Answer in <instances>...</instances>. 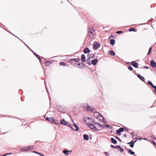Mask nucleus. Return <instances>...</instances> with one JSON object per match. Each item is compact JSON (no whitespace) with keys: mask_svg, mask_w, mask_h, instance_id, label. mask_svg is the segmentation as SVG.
Here are the masks:
<instances>
[{"mask_svg":"<svg viewBox=\"0 0 156 156\" xmlns=\"http://www.w3.org/2000/svg\"><path fill=\"white\" fill-rule=\"evenodd\" d=\"M97 118L98 119H99L100 120H101V121L104 120L103 117L102 116V115H101L100 114H99V115L97 117Z\"/></svg>","mask_w":156,"mask_h":156,"instance_id":"19","label":"nucleus"},{"mask_svg":"<svg viewBox=\"0 0 156 156\" xmlns=\"http://www.w3.org/2000/svg\"><path fill=\"white\" fill-rule=\"evenodd\" d=\"M131 64L133 66L137 68L138 66V64L135 61H133L131 63Z\"/></svg>","mask_w":156,"mask_h":156,"instance_id":"14","label":"nucleus"},{"mask_svg":"<svg viewBox=\"0 0 156 156\" xmlns=\"http://www.w3.org/2000/svg\"><path fill=\"white\" fill-rule=\"evenodd\" d=\"M83 138L84 140H89L88 136L86 134H84L83 136Z\"/></svg>","mask_w":156,"mask_h":156,"instance_id":"20","label":"nucleus"},{"mask_svg":"<svg viewBox=\"0 0 156 156\" xmlns=\"http://www.w3.org/2000/svg\"><path fill=\"white\" fill-rule=\"evenodd\" d=\"M99 114H100L98 112H95L94 113V115L95 117L97 118V117L98 116Z\"/></svg>","mask_w":156,"mask_h":156,"instance_id":"25","label":"nucleus"},{"mask_svg":"<svg viewBox=\"0 0 156 156\" xmlns=\"http://www.w3.org/2000/svg\"><path fill=\"white\" fill-rule=\"evenodd\" d=\"M52 122L56 125L59 124V121H58L57 120H56L55 119H54V121H53V122Z\"/></svg>","mask_w":156,"mask_h":156,"instance_id":"23","label":"nucleus"},{"mask_svg":"<svg viewBox=\"0 0 156 156\" xmlns=\"http://www.w3.org/2000/svg\"><path fill=\"white\" fill-rule=\"evenodd\" d=\"M118 149H119L120 151L121 152H122L123 151V149H122V148H121L120 147H118Z\"/></svg>","mask_w":156,"mask_h":156,"instance_id":"33","label":"nucleus"},{"mask_svg":"<svg viewBox=\"0 0 156 156\" xmlns=\"http://www.w3.org/2000/svg\"><path fill=\"white\" fill-rule=\"evenodd\" d=\"M111 140L112 143L114 144H116L117 143V141L113 138H111Z\"/></svg>","mask_w":156,"mask_h":156,"instance_id":"24","label":"nucleus"},{"mask_svg":"<svg viewBox=\"0 0 156 156\" xmlns=\"http://www.w3.org/2000/svg\"><path fill=\"white\" fill-rule=\"evenodd\" d=\"M98 61L97 59L96 58L94 60H92L91 61V63H92L94 65H95Z\"/></svg>","mask_w":156,"mask_h":156,"instance_id":"16","label":"nucleus"},{"mask_svg":"<svg viewBox=\"0 0 156 156\" xmlns=\"http://www.w3.org/2000/svg\"><path fill=\"white\" fill-rule=\"evenodd\" d=\"M70 127L71 128V127H72V125L69 123V124H67V125H66Z\"/></svg>","mask_w":156,"mask_h":156,"instance_id":"46","label":"nucleus"},{"mask_svg":"<svg viewBox=\"0 0 156 156\" xmlns=\"http://www.w3.org/2000/svg\"><path fill=\"white\" fill-rule=\"evenodd\" d=\"M83 120L90 128L95 131H98L97 127H99L100 126H102L99 124L95 123L92 119L88 117H84Z\"/></svg>","mask_w":156,"mask_h":156,"instance_id":"1","label":"nucleus"},{"mask_svg":"<svg viewBox=\"0 0 156 156\" xmlns=\"http://www.w3.org/2000/svg\"><path fill=\"white\" fill-rule=\"evenodd\" d=\"M152 87L153 88H154L156 86H154L152 83V85H151Z\"/></svg>","mask_w":156,"mask_h":156,"instance_id":"53","label":"nucleus"},{"mask_svg":"<svg viewBox=\"0 0 156 156\" xmlns=\"http://www.w3.org/2000/svg\"><path fill=\"white\" fill-rule=\"evenodd\" d=\"M19 39L22 42H23L25 45H26L30 49V50L32 51H33L27 45H26L24 42L22 40H21L20 39V38H19Z\"/></svg>","mask_w":156,"mask_h":156,"instance_id":"37","label":"nucleus"},{"mask_svg":"<svg viewBox=\"0 0 156 156\" xmlns=\"http://www.w3.org/2000/svg\"><path fill=\"white\" fill-rule=\"evenodd\" d=\"M130 147H132L134 146V143H133L132 144H130L129 145Z\"/></svg>","mask_w":156,"mask_h":156,"instance_id":"47","label":"nucleus"},{"mask_svg":"<svg viewBox=\"0 0 156 156\" xmlns=\"http://www.w3.org/2000/svg\"><path fill=\"white\" fill-rule=\"evenodd\" d=\"M109 53L111 55L114 56L115 55V52L112 50H110L108 51Z\"/></svg>","mask_w":156,"mask_h":156,"instance_id":"18","label":"nucleus"},{"mask_svg":"<svg viewBox=\"0 0 156 156\" xmlns=\"http://www.w3.org/2000/svg\"><path fill=\"white\" fill-rule=\"evenodd\" d=\"M123 136L124 137H125V138H126V135L125 134L124 135H123Z\"/></svg>","mask_w":156,"mask_h":156,"instance_id":"51","label":"nucleus"},{"mask_svg":"<svg viewBox=\"0 0 156 156\" xmlns=\"http://www.w3.org/2000/svg\"><path fill=\"white\" fill-rule=\"evenodd\" d=\"M95 30L92 27L90 28L88 30V35L90 38H93L95 36Z\"/></svg>","mask_w":156,"mask_h":156,"instance_id":"2","label":"nucleus"},{"mask_svg":"<svg viewBox=\"0 0 156 156\" xmlns=\"http://www.w3.org/2000/svg\"><path fill=\"white\" fill-rule=\"evenodd\" d=\"M111 37H112V35H111L110 37V38Z\"/></svg>","mask_w":156,"mask_h":156,"instance_id":"64","label":"nucleus"},{"mask_svg":"<svg viewBox=\"0 0 156 156\" xmlns=\"http://www.w3.org/2000/svg\"><path fill=\"white\" fill-rule=\"evenodd\" d=\"M37 142H40V141H35V143H36V142H37Z\"/></svg>","mask_w":156,"mask_h":156,"instance_id":"62","label":"nucleus"},{"mask_svg":"<svg viewBox=\"0 0 156 156\" xmlns=\"http://www.w3.org/2000/svg\"><path fill=\"white\" fill-rule=\"evenodd\" d=\"M78 58H73L70 60V62L71 64L75 66H78Z\"/></svg>","mask_w":156,"mask_h":156,"instance_id":"3","label":"nucleus"},{"mask_svg":"<svg viewBox=\"0 0 156 156\" xmlns=\"http://www.w3.org/2000/svg\"><path fill=\"white\" fill-rule=\"evenodd\" d=\"M151 49L152 48L151 47L150 48L148 53V55H149L151 53Z\"/></svg>","mask_w":156,"mask_h":156,"instance_id":"41","label":"nucleus"},{"mask_svg":"<svg viewBox=\"0 0 156 156\" xmlns=\"http://www.w3.org/2000/svg\"><path fill=\"white\" fill-rule=\"evenodd\" d=\"M19 39L22 42H23L25 45H26L30 49V50L32 51H33L27 45H26L24 42L22 40H21L20 39V38H19Z\"/></svg>","mask_w":156,"mask_h":156,"instance_id":"39","label":"nucleus"},{"mask_svg":"<svg viewBox=\"0 0 156 156\" xmlns=\"http://www.w3.org/2000/svg\"><path fill=\"white\" fill-rule=\"evenodd\" d=\"M105 154H106V156L109 155V154L107 152H105Z\"/></svg>","mask_w":156,"mask_h":156,"instance_id":"49","label":"nucleus"},{"mask_svg":"<svg viewBox=\"0 0 156 156\" xmlns=\"http://www.w3.org/2000/svg\"><path fill=\"white\" fill-rule=\"evenodd\" d=\"M115 41L114 39L111 40L110 41V43L112 45H113L115 44Z\"/></svg>","mask_w":156,"mask_h":156,"instance_id":"26","label":"nucleus"},{"mask_svg":"<svg viewBox=\"0 0 156 156\" xmlns=\"http://www.w3.org/2000/svg\"><path fill=\"white\" fill-rule=\"evenodd\" d=\"M87 105V111H93L94 110V108L91 107L90 105Z\"/></svg>","mask_w":156,"mask_h":156,"instance_id":"10","label":"nucleus"},{"mask_svg":"<svg viewBox=\"0 0 156 156\" xmlns=\"http://www.w3.org/2000/svg\"><path fill=\"white\" fill-rule=\"evenodd\" d=\"M100 45L98 43L95 42L94 44L93 48L95 49H98Z\"/></svg>","mask_w":156,"mask_h":156,"instance_id":"7","label":"nucleus"},{"mask_svg":"<svg viewBox=\"0 0 156 156\" xmlns=\"http://www.w3.org/2000/svg\"><path fill=\"white\" fill-rule=\"evenodd\" d=\"M137 76L142 81H144L145 80L144 78L142 76H141L140 74H138L137 75Z\"/></svg>","mask_w":156,"mask_h":156,"instance_id":"17","label":"nucleus"},{"mask_svg":"<svg viewBox=\"0 0 156 156\" xmlns=\"http://www.w3.org/2000/svg\"><path fill=\"white\" fill-rule=\"evenodd\" d=\"M152 87L153 88H154L156 86H154L152 83V85H151Z\"/></svg>","mask_w":156,"mask_h":156,"instance_id":"52","label":"nucleus"},{"mask_svg":"<svg viewBox=\"0 0 156 156\" xmlns=\"http://www.w3.org/2000/svg\"><path fill=\"white\" fill-rule=\"evenodd\" d=\"M147 83L148 84H149L150 85H152V83L150 81H148L147 82Z\"/></svg>","mask_w":156,"mask_h":156,"instance_id":"45","label":"nucleus"},{"mask_svg":"<svg viewBox=\"0 0 156 156\" xmlns=\"http://www.w3.org/2000/svg\"><path fill=\"white\" fill-rule=\"evenodd\" d=\"M73 125L75 127L76 129H73L72 127H71V129L74 131H78V126L76 125V124H75L73 122Z\"/></svg>","mask_w":156,"mask_h":156,"instance_id":"13","label":"nucleus"},{"mask_svg":"<svg viewBox=\"0 0 156 156\" xmlns=\"http://www.w3.org/2000/svg\"><path fill=\"white\" fill-rule=\"evenodd\" d=\"M81 59L82 62H85L86 61L85 56L84 54L82 55Z\"/></svg>","mask_w":156,"mask_h":156,"instance_id":"21","label":"nucleus"},{"mask_svg":"<svg viewBox=\"0 0 156 156\" xmlns=\"http://www.w3.org/2000/svg\"><path fill=\"white\" fill-rule=\"evenodd\" d=\"M46 120H47L49 122H53V121H54V119L52 117H47L46 118Z\"/></svg>","mask_w":156,"mask_h":156,"instance_id":"12","label":"nucleus"},{"mask_svg":"<svg viewBox=\"0 0 156 156\" xmlns=\"http://www.w3.org/2000/svg\"><path fill=\"white\" fill-rule=\"evenodd\" d=\"M33 153H36L37 154H38L39 155H41V153H39V152H37V151H33Z\"/></svg>","mask_w":156,"mask_h":156,"instance_id":"40","label":"nucleus"},{"mask_svg":"<svg viewBox=\"0 0 156 156\" xmlns=\"http://www.w3.org/2000/svg\"><path fill=\"white\" fill-rule=\"evenodd\" d=\"M19 39L22 42H23L25 45H26L30 49V50L32 51H33L27 45H26L24 42L22 40H21L20 39V38H19Z\"/></svg>","mask_w":156,"mask_h":156,"instance_id":"36","label":"nucleus"},{"mask_svg":"<svg viewBox=\"0 0 156 156\" xmlns=\"http://www.w3.org/2000/svg\"><path fill=\"white\" fill-rule=\"evenodd\" d=\"M123 130L124 129L123 128H120L118 130L116 131L117 134L118 135H120V133L122 132L123 131Z\"/></svg>","mask_w":156,"mask_h":156,"instance_id":"8","label":"nucleus"},{"mask_svg":"<svg viewBox=\"0 0 156 156\" xmlns=\"http://www.w3.org/2000/svg\"><path fill=\"white\" fill-rule=\"evenodd\" d=\"M56 108L60 112H62V110L61 109V107H60L59 106H56Z\"/></svg>","mask_w":156,"mask_h":156,"instance_id":"30","label":"nucleus"},{"mask_svg":"<svg viewBox=\"0 0 156 156\" xmlns=\"http://www.w3.org/2000/svg\"><path fill=\"white\" fill-rule=\"evenodd\" d=\"M151 64L153 67H156V63L154 61L152 60L151 61Z\"/></svg>","mask_w":156,"mask_h":156,"instance_id":"15","label":"nucleus"},{"mask_svg":"<svg viewBox=\"0 0 156 156\" xmlns=\"http://www.w3.org/2000/svg\"><path fill=\"white\" fill-rule=\"evenodd\" d=\"M111 147L114 148L118 149V147H120V146L118 145L116 146H114L113 145H111Z\"/></svg>","mask_w":156,"mask_h":156,"instance_id":"28","label":"nucleus"},{"mask_svg":"<svg viewBox=\"0 0 156 156\" xmlns=\"http://www.w3.org/2000/svg\"><path fill=\"white\" fill-rule=\"evenodd\" d=\"M137 30L136 29L133 28H130L129 29V31H133L134 32H136Z\"/></svg>","mask_w":156,"mask_h":156,"instance_id":"27","label":"nucleus"},{"mask_svg":"<svg viewBox=\"0 0 156 156\" xmlns=\"http://www.w3.org/2000/svg\"><path fill=\"white\" fill-rule=\"evenodd\" d=\"M128 68L129 70H130L132 71L133 70V68L131 66H129V67H128Z\"/></svg>","mask_w":156,"mask_h":156,"instance_id":"42","label":"nucleus"},{"mask_svg":"<svg viewBox=\"0 0 156 156\" xmlns=\"http://www.w3.org/2000/svg\"><path fill=\"white\" fill-rule=\"evenodd\" d=\"M59 64L60 66H64L66 65L65 63L63 62H60L59 63Z\"/></svg>","mask_w":156,"mask_h":156,"instance_id":"32","label":"nucleus"},{"mask_svg":"<svg viewBox=\"0 0 156 156\" xmlns=\"http://www.w3.org/2000/svg\"><path fill=\"white\" fill-rule=\"evenodd\" d=\"M154 88V90L155 92H156V86H155Z\"/></svg>","mask_w":156,"mask_h":156,"instance_id":"56","label":"nucleus"},{"mask_svg":"<svg viewBox=\"0 0 156 156\" xmlns=\"http://www.w3.org/2000/svg\"><path fill=\"white\" fill-rule=\"evenodd\" d=\"M11 34H12V35H14V34H12V33H11ZM15 36L17 38H18L19 39V38L18 37H17L16 36H15Z\"/></svg>","mask_w":156,"mask_h":156,"instance_id":"59","label":"nucleus"},{"mask_svg":"<svg viewBox=\"0 0 156 156\" xmlns=\"http://www.w3.org/2000/svg\"><path fill=\"white\" fill-rule=\"evenodd\" d=\"M115 138H117V139H118L119 141H120V139L117 136H115Z\"/></svg>","mask_w":156,"mask_h":156,"instance_id":"54","label":"nucleus"},{"mask_svg":"<svg viewBox=\"0 0 156 156\" xmlns=\"http://www.w3.org/2000/svg\"><path fill=\"white\" fill-rule=\"evenodd\" d=\"M71 151H68V150H64L63 151V152L66 155H69L71 152Z\"/></svg>","mask_w":156,"mask_h":156,"instance_id":"11","label":"nucleus"},{"mask_svg":"<svg viewBox=\"0 0 156 156\" xmlns=\"http://www.w3.org/2000/svg\"><path fill=\"white\" fill-rule=\"evenodd\" d=\"M128 152L130 154L132 155H133L135 154V153L132 151L131 150H129L128 151Z\"/></svg>","mask_w":156,"mask_h":156,"instance_id":"31","label":"nucleus"},{"mask_svg":"<svg viewBox=\"0 0 156 156\" xmlns=\"http://www.w3.org/2000/svg\"><path fill=\"white\" fill-rule=\"evenodd\" d=\"M19 39L22 42H23L25 45H26L30 49V50L32 51H33L27 45H26L24 42L22 40H21L20 39V38H19Z\"/></svg>","mask_w":156,"mask_h":156,"instance_id":"34","label":"nucleus"},{"mask_svg":"<svg viewBox=\"0 0 156 156\" xmlns=\"http://www.w3.org/2000/svg\"><path fill=\"white\" fill-rule=\"evenodd\" d=\"M34 146H30L28 147H27L23 148H22L21 150L23 151H26L28 150H33L34 149Z\"/></svg>","mask_w":156,"mask_h":156,"instance_id":"5","label":"nucleus"},{"mask_svg":"<svg viewBox=\"0 0 156 156\" xmlns=\"http://www.w3.org/2000/svg\"><path fill=\"white\" fill-rule=\"evenodd\" d=\"M7 155H9V154H12V153H7Z\"/></svg>","mask_w":156,"mask_h":156,"instance_id":"55","label":"nucleus"},{"mask_svg":"<svg viewBox=\"0 0 156 156\" xmlns=\"http://www.w3.org/2000/svg\"><path fill=\"white\" fill-rule=\"evenodd\" d=\"M11 34H12V35H14V34H12V33H11ZM15 36L17 38H18L19 39V38L18 37H17L16 36H15Z\"/></svg>","mask_w":156,"mask_h":156,"instance_id":"57","label":"nucleus"},{"mask_svg":"<svg viewBox=\"0 0 156 156\" xmlns=\"http://www.w3.org/2000/svg\"><path fill=\"white\" fill-rule=\"evenodd\" d=\"M135 141L134 143L133 142V141L132 140L130 142H129V143H127V144H132L133 143H134L135 142Z\"/></svg>","mask_w":156,"mask_h":156,"instance_id":"48","label":"nucleus"},{"mask_svg":"<svg viewBox=\"0 0 156 156\" xmlns=\"http://www.w3.org/2000/svg\"><path fill=\"white\" fill-rule=\"evenodd\" d=\"M19 39L22 42H23L25 45H26L30 49V50L32 51H33L27 45H26L24 42L22 40H21L20 39V38H19Z\"/></svg>","mask_w":156,"mask_h":156,"instance_id":"38","label":"nucleus"},{"mask_svg":"<svg viewBox=\"0 0 156 156\" xmlns=\"http://www.w3.org/2000/svg\"><path fill=\"white\" fill-rule=\"evenodd\" d=\"M152 144H153L154 145H155L156 144L155 142L154 141H153L152 142Z\"/></svg>","mask_w":156,"mask_h":156,"instance_id":"50","label":"nucleus"},{"mask_svg":"<svg viewBox=\"0 0 156 156\" xmlns=\"http://www.w3.org/2000/svg\"><path fill=\"white\" fill-rule=\"evenodd\" d=\"M145 67H146V68H148V67H147V66H146Z\"/></svg>","mask_w":156,"mask_h":156,"instance_id":"63","label":"nucleus"},{"mask_svg":"<svg viewBox=\"0 0 156 156\" xmlns=\"http://www.w3.org/2000/svg\"><path fill=\"white\" fill-rule=\"evenodd\" d=\"M51 62L50 61H47L45 62V64L46 66H49L48 64H51Z\"/></svg>","mask_w":156,"mask_h":156,"instance_id":"29","label":"nucleus"},{"mask_svg":"<svg viewBox=\"0 0 156 156\" xmlns=\"http://www.w3.org/2000/svg\"><path fill=\"white\" fill-rule=\"evenodd\" d=\"M88 58L87 60V62L89 64H91V61L93 60V58L95 57L94 55L93 54H90L88 55Z\"/></svg>","mask_w":156,"mask_h":156,"instance_id":"4","label":"nucleus"},{"mask_svg":"<svg viewBox=\"0 0 156 156\" xmlns=\"http://www.w3.org/2000/svg\"><path fill=\"white\" fill-rule=\"evenodd\" d=\"M106 127H108L109 129H112V127L111 125H106Z\"/></svg>","mask_w":156,"mask_h":156,"instance_id":"44","label":"nucleus"},{"mask_svg":"<svg viewBox=\"0 0 156 156\" xmlns=\"http://www.w3.org/2000/svg\"><path fill=\"white\" fill-rule=\"evenodd\" d=\"M46 90H47V92L48 93V90H47V87H46Z\"/></svg>","mask_w":156,"mask_h":156,"instance_id":"60","label":"nucleus"},{"mask_svg":"<svg viewBox=\"0 0 156 156\" xmlns=\"http://www.w3.org/2000/svg\"><path fill=\"white\" fill-rule=\"evenodd\" d=\"M19 39L22 42H23L25 45H26L30 49V50L32 51H33L27 45H26L24 42L22 40H21L20 39V38H19Z\"/></svg>","mask_w":156,"mask_h":156,"instance_id":"35","label":"nucleus"},{"mask_svg":"<svg viewBox=\"0 0 156 156\" xmlns=\"http://www.w3.org/2000/svg\"><path fill=\"white\" fill-rule=\"evenodd\" d=\"M40 156H45L44 155L42 154H41Z\"/></svg>","mask_w":156,"mask_h":156,"instance_id":"61","label":"nucleus"},{"mask_svg":"<svg viewBox=\"0 0 156 156\" xmlns=\"http://www.w3.org/2000/svg\"><path fill=\"white\" fill-rule=\"evenodd\" d=\"M123 33V31H118L116 32V33L117 34H120Z\"/></svg>","mask_w":156,"mask_h":156,"instance_id":"43","label":"nucleus"},{"mask_svg":"<svg viewBox=\"0 0 156 156\" xmlns=\"http://www.w3.org/2000/svg\"><path fill=\"white\" fill-rule=\"evenodd\" d=\"M85 53H88L90 52V50L88 48H85L83 51Z\"/></svg>","mask_w":156,"mask_h":156,"instance_id":"22","label":"nucleus"},{"mask_svg":"<svg viewBox=\"0 0 156 156\" xmlns=\"http://www.w3.org/2000/svg\"><path fill=\"white\" fill-rule=\"evenodd\" d=\"M32 52H33V54L39 60L40 62L41 63V60H42V58H41L40 57V56H39L38 54H37L35 52H34L33 51H32Z\"/></svg>","mask_w":156,"mask_h":156,"instance_id":"9","label":"nucleus"},{"mask_svg":"<svg viewBox=\"0 0 156 156\" xmlns=\"http://www.w3.org/2000/svg\"><path fill=\"white\" fill-rule=\"evenodd\" d=\"M11 34H12V35H14V34H12V33H11ZM15 36L17 38H18L19 39V38L18 37H17L16 36H15Z\"/></svg>","mask_w":156,"mask_h":156,"instance_id":"58","label":"nucleus"},{"mask_svg":"<svg viewBox=\"0 0 156 156\" xmlns=\"http://www.w3.org/2000/svg\"><path fill=\"white\" fill-rule=\"evenodd\" d=\"M60 124L64 125H66L67 124H69V123L67 122V121H65L64 119H61L60 120Z\"/></svg>","mask_w":156,"mask_h":156,"instance_id":"6","label":"nucleus"}]
</instances>
